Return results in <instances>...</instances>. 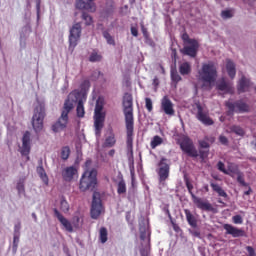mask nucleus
I'll return each instance as SVG.
<instances>
[{
  "label": "nucleus",
  "mask_w": 256,
  "mask_h": 256,
  "mask_svg": "<svg viewBox=\"0 0 256 256\" xmlns=\"http://www.w3.org/2000/svg\"><path fill=\"white\" fill-rule=\"evenodd\" d=\"M123 107L127 135V150L131 155H133V131L135 129V118L133 117V95L129 93L124 94Z\"/></svg>",
  "instance_id": "obj_1"
},
{
  "label": "nucleus",
  "mask_w": 256,
  "mask_h": 256,
  "mask_svg": "<svg viewBox=\"0 0 256 256\" xmlns=\"http://www.w3.org/2000/svg\"><path fill=\"white\" fill-rule=\"evenodd\" d=\"M81 97V92L79 91H72L67 99L64 102L61 116L58 118V120L52 125V131L54 133H60V131H63L64 129H67V123H69V113L73 111V103L77 101Z\"/></svg>",
  "instance_id": "obj_2"
},
{
  "label": "nucleus",
  "mask_w": 256,
  "mask_h": 256,
  "mask_svg": "<svg viewBox=\"0 0 256 256\" xmlns=\"http://www.w3.org/2000/svg\"><path fill=\"white\" fill-rule=\"evenodd\" d=\"M53 211L54 217L58 219L59 223H61V225L66 231H68V233H73V227H75V229L83 227V216L74 215L71 223L69 219L65 218V216H63V214L57 210V208H54Z\"/></svg>",
  "instance_id": "obj_3"
},
{
  "label": "nucleus",
  "mask_w": 256,
  "mask_h": 256,
  "mask_svg": "<svg viewBox=\"0 0 256 256\" xmlns=\"http://www.w3.org/2000/svg\"><path fill=\"white\" fill-rule=\"evenodd\" d=\"M95 187H97V170H85L80 179V191H94Z\"/></svg>",
  "instance_id": "obj_4"
},
{
  "label": "nucleus",
  "mask_w": 256,
  "mask_h": 256,
  "mask_svg": "<svg viewBox=\"0 0 256 256\" xmlns=\"http://www.w3.org/2000/svg\"><path fill=\"white\" fill-rule=\"evenodd\" d=\"M199 75L203 83H208V85H211V83H215V81L217 80V66H215V62L209 61L202 64Z\"/></svg>",
  "instance_id": "obj_5"
},
{
  "label": "nucleus",
  "mask_w": 256,
  "mask_h": 256,
  "mask_svg": "<svg viewBox=\"0 0 256 256\" xmlns=\"http://www.w3.org/2000/svg\"><path fill=\"white\" fill-rule=\"evenodd\" d=\"M103 98H98L94 110V127L97 136L101 135V131L105 125V114L103 113Z\"/></svg>",
  "instance_id": "obj_6"
},
{
  "label": "nucleus",
  "mask_w": 256,
  "mask_h": 256,
  "mask_svg": "<svg viewBox=\"0 0 256 256\" xmlns=\"http://www.w3.org/2000/svg\"><path fill=\"white\" fill-rule=\"evenodd\" d=\"M185 185L188 189L189 194L191 195L193 204L196 205L198 209H201L202 211H213V206L209 202H204L203 199L197 197L193 193V184L189 180L185 181Z\"/></svg>",
  "instance_id": "obj_7"
},
{
  "label": "nucleus",
  "mask_w": 256,
  "mask_h": 256,
  "mask_svg": "<svg viewBox=\"0 0 256 256\" xmlns=\"http://www.w3.org/2000/svg\"><path fill=\"white\" fill-rule=\"evenodd\" d=\"M44 120H45V107L43 106L36 107L32 117V127L35 133H41V131H43Z\"/></svg>",
  "instance_id": "obj_8"
},
{
  "label": "nucleus",
  "mask_w": 256,
  "mask_h": 256,
  "mask_svg": "<svg viewBox=\"0 0 256 256\" xmlns=\"http://www.w3.org/2000/svg\"><path fill=\"white\" fill-rule=\"evenodd\" d=\"M225 106L228 109V115H233L234 113H249V111H251L249 104L243 100H238L235 102L228 101L225 103Z\"/></svg>",
  "instance_id": "obj_9"
},
{
  "label": "nucleus",
  "mask_w": 256,
  "mask_h": 256,
  "mask_svg": "<svg viewBox=\"0 0 256 256\" xmlns=\"http://www.w3.org/2000/svg\"><path fill=\"white\" fill-rule=\"evenodd\" d=\"M178 145H180V149L188 155V157H199V152L195 149V145L193 144V140L189 137L184 136L178 140Z\"/></svg>",
  "instance_id": "obj_10"
},
{
  "label": "nucleus",
  "mask_w": 256,
  "mask_h": 256,
  "mask_svg": "<svg viewBox=\"0 0 256 256\" xmlns=\"http://www.w3.org/2000/svg\"><path fill=\"white\" fill-rule=\"evenodd\" d=\"M81 23H76L70 28L69 34V51H75V47L79 43V39H81Z\"/></svg>",
  "instance_id": "obj_11"
},
{
  "label": "nucleus",
  "mask_w": 256,
  "mask_h": 256,
  "mask_svg": "<svg viewBox=\"0 0 256 256\" xmlns=\"http://www.w3.org/2000/svg\"><path fill=\"white\" fill-rule=\"evenodd\" d=\"M103 212V204L101 203V197L99 193L94 192L92 199V206L90 210V215L92 219H99L101 213Z\"/></svg>",
  "instance_id": "obj_12"
},
{
  "label": "nucleus",
  "mask_w": 256,
  "mask_h": 256,
  "mask_svg": "<svg viewBox=\"0 0 256 256\" xmlns=\"http://www.w3.org/2000/svg\"><path fill=\"white\" fill-rule=\"evenodd\" d=\"M20 153L29 161V153H31V132L29 131H26L22 137V149Z\"/></svg>",
  "instance_id": "obj_13"
},
{
  "label": "nucleus",
  "mask_w": 256,
  "mask_h": 256,
  "mask_svg": "<svg viewBox=\"0 0 256 256\" xmlns=\"http://www.w3.org/2000/svg\"><path fill=\"white\" fill-rule=\"evenodd\" d=\"M197 114L196 118L200 123H203V125H213V119L209 117V114L203 110V106H201L199 103L196 104Z\"/></svg>",
  "instance_id": "obj_14"
},
{
  "label": "nucleus",
  "mask_w": 256,
  "mask_h": 256,
  "mask_svg": "<svg viewBox=\"0 0 256 256\" xmlns=\"http://www.w3.org/2000/svg\"><path fill=\"white\" fill-rule=\"evenodd\" d=\"M158 165H159V171H158L159 180L161 182L167 181V179H169V171H170V167H169V164H167V160L165 158H162Z\"/></svg>",
  "instance_id": "obj_15"
},
{
  "label": "nucleus",
  "mask_w": 256,
  "mask_h": 256,
  "mask_svg": "<svg viewBox=\"0 0 256 256\" xmlns=\"http://www.w3.org/2000/svg\"><path fill=\"white\" fill-rule=\"evenodd\" d=\"M94 1L95 0H88V2H85L83 0H76V9L89 11V13H95V11H97V6L95 5Z\"/></svg>",
  "instance_id": "obj_16"
},
{
  "label": "nucleus",
  "mask_w": 256,
  "mask_h": 256,
  "mask_svg": "<svg viewBox=\"0 0 256 256\" xmlns=\"http://www.w3.org/2000/svg\"><path fill=\"white\" fill-rule=\"evenodd\" d=\"M223 229L226 231V235H231L234 238L245 237V232L243 229L237 228L231 224H224Z\"/></svg>",
  "instance_id": "obj_17"
},
{
  "label": "nucleus",
  "mask_w": 256,
  "mask_h": 256,
  "mask_svg": "<svg viewBox=\"0 0 256 256\" xmlns=\"http://www.w3.org/2000/svg\"><path fill=\"white\" fill-rule=\"evenodd\" d=\"M161 109L166 115L172 117L175 115V109L173 108V102L169 99L168 96H164L161 101Z\"/></svg>",
  "instance_id": "obj_18"
},
{
  "label": "nucleus",
  "mask_w": 256,
  "mask_h": 256,
  "mask_svg": "<svg viewBox=\"0 0 256 256\" xmlns=\"http://www.w3.org/2000/svg\"><path fill=\"white\" fill-rule=\"evenodd\" d=\"M197 51H199V42L197 41L190 43V46H184L182 49L183 55H187L192 58L197 57Z\"/></svg>",
  "instance_id": "obj_19"
},
{
  "label": "nucleus",
  "mask_w": 256,
  "mask_h": 256,
  "mask_svg": "<svg viewBox=\"0 0 256 256\" xmlns=\"http://www.w3.org/2000/svg\"><path fill=\"white\" fill-rule=\"evenodd\" d=\"M250 87L251 80L247 79L245 76H242L237 86L238 93H246V91H249Z\"/></svg>",
  "instance_id": "obj_20"
},
{
  "label": "nucleus",
  "mask_w": 256,
  "mask_h": 256,
  "mask_svg": "<svg viewBox=\"0 0 256 256\" xmlns=\"http://www.w3.org/2000/svg\"><path fill=\"white\" fill-rule=\"evenodd\" d=\"M75 175H77V168L74 166L67 167L62 171L64 181H73V177H75Z\"/></svg>",
  "instance_id": "obj_21"
},
{
  "label": "nucleus",
  "mask_w": 256,
  "mask_h": 256,
  "mask_svg": "<svg viewBox=\"0 0 256 256\" xmlns=\"http://www.w3.org/2000/svg\"><path fill=\"white\" fill-rule=\"evenodd\" d=\"M226 71L230 79H235L237 75V69L235 68V63L231 59L226 60Z\"/></svg>",
  "instance_id": "obj_22"
},
{
  "label": "nucleus",
  "mask_w": 256,
  "mask_h": 256,
  "mask_svg": "<svg viewBox=\"0 0 256 256\" xmlns=\"http://www.w3.org/2000/svg\"><path fill=\"white\" fill-rule=\"evenodd\" d=\"M184 213L186 215L188 225H190V227H192L193 229L197 228V218L195 217V215H193V213H191V210L184 209Z\"/></svg>",
  "instance_id": "obj_23"
},
{
  "label": "nucleus",
  "mask_w": 256,
  "mask_h": 256,
  "mask_svg": "<svg viewBox=\"0 0 256 256\" xmlns=\"http://www.w3.org/2000/svg\"><path fill=\"white\" fill-rule=\"evenodd\" d=\"M217 89L218 91H224L225 93H232L233 87L231 86V83H228L225 81V79H222L218 84H217Z\"/></svg>",
  "instance_id": "obj_24"
},
{
  "label": "nucleus",
  "mask_w": 256,
  "mask_h": 256,
  "mask_svg": "<svg viewBox=\"0 0 256 256\" xmlns=\"http://www.w3.org/2000/svg\"><path fill=\"white\" fill-rule=\"evenodd\" d=\"M76 113H77V117H79L80 119L85 117V106H84L83 98L78 100Z\"/></svg>",
  "instance_id": "obj_25"
},
{
  "label": "nucleus",
  "mask_w": 256,
  "mask_h": 256,
  "mask_svg": "<svg viewBox=\"0 0 256 256\" xmlns=\"http://www.w3.org/2000/svg\"><path fill=\"white\" fill-rule=\"evenodd\" d=\"M117 143V139H115V134L110 133V135L108 137H106L104 143H103V147H115V144Z\"/></svg>",
  "instance_id": "obj_26"
},
{
  "label": "nucleus",
  "mask_w": 256,
  "mask_h": 256,
  "mask_svg": "<svg viewBox=\"0 0 256 256\" xmlns=\"http://www.w3.org/2000/svg\"><path fill=\"white\" fill-rule=\"evenodd\" d=\"M210 187H212V190L219 195V197L227 198V192L223 190L219 184H215L213 182L210 183Z\"/></svg>",
  "instance_id": "obj_27"
},
{
  "label": "nucleus",
  "mask_w": 256,
  "mask_h": 256,
  "mask_svg": "<svg viewBox=\"0 0 256 256\" xmlns=\"http://www.w3.org/2000/svg\"><path fill=\"white\" fill-rule=\"evenodd\" d=\"M37 173L43 183H45V185H49V177L47 176V173L45 172V168H43V166L37 167Z\"/></svg>",
  "instance_id": "obj_28"
},
{
  "label": "nucleus",
  "mask_w": 256,
  "mask_h": 256,
  "mask_svg": "<svg viewBox=\"0 0 256 256\" xmlns=\"http://www.w3.org/2000/svg\"><path fill=\"white\" fill-rule=\"evenodd\" d=\"M117 193L118 195H125L127 193V184L123 178L117 184Z\"/></svg>",
  "instance_id": "obj_29"
},
{
  "label": "nucleus",
  "mask_w": 256,
  "mask_h": 256,
  "mask_svg": "<svg viewBox=\"0 0 256 256\" xmlns=\"http://www.w3.org/2000/svg\"><path fill=\"white\" fill-rule=\"evenodd\" d=\"M179 73L182 75H189L191 73V64L189 62H184L179 67Z\"/></svg>",
  "instance_id": "obj_30"
},
{
  "label": "nucleus",
  "mask_w": 256,
  "mask_h": 256,
  "mask_svg": "<svg viewBox=\"0 0 256 256\" xmlns=\"http://www.w3.org/2000/svg\"><path fill=\"white\" fill-rule=\"evenodd\" d=\"M70 209L71 207L69 206V202H67V199L62 196L60 199V211H62V213H68Z\"/></svg>",
  "instance_id": "obj_31"
},
{
  "label": "nucleus",
  "mask_w": 256,
  "mask_h": 256,
  "mask_svg": "<svg viewBox=\"0 0 256 256\" xmlns=\"http://www.w3.org/2000/svg\"><path fill=\"white\" fill-rule=\"evenodd\" d=\"M241 173V170H239V167L237 166H229L226 175L229 177H232V179H235V175H239Z\"/></svg>",
  "instance_id": "obj_32"
},
{
  "label": "nucleus",
  "mask_w": 256,
  "mask_h": 256,
  "mask_svg": "<svg viewBox=\"0 0 256 256\" xmlns=\"http://www.w3.org/2000/svg\"><path fill=\"white\" fill-rule=\"evenodd\" d=\"M109 233L107 232V228L101 227L99 230V239L102 244L107 243Z\"/></svg>",
  "instance_id": "obj_33"
},
{
  "label": "nucleus",
  "mask_w": 256,
  "mask_h": 256,
  "mask_svg": "<svg viewBox=\"0 0 256 256\" xmlns=\"http://www.w3.org/2000/svg\"><path fill=\"white\" fill-rule=\"evenodd\" d=\"M231 133H235V135H239V137H243L245 135V130L241 126L233 125L230 127Z\"/></svg>",
  "instance_id": "obj_34"
},
{
  "label": "nucleus",
  "mask_w": 256,
  "mask_h": 256,
  "mask_svg": "<svg viewBox=\"0 0 256 256\" xmlns=\"http://www.w3.org/2000/svg\"><path fill=\"white\" fill-rule=\"evenodd\" d=\"M163 144V138H161L160 136H154L152 141L150 142V147L151 149H156L157 147H159V145Z\"/></svg>",
  "instance_id": "obj_35"
},
{
  "label": "nucleus",
  "mask_w": 256,
  "mask_h": 256,
  "mask_svg": "<svg viewBox=\"0 0 256 256\" xmlns=\"http://www.w3.org/2000/svg\"><path fill=\"white\" fill-rule=\"evenodd\" d=\"M70 155H71V149L69 148V146L62 147L61 159H63V161H67Z\"/></svg>",
  "instance_id": "obj_36"
},
{
  "label": "nucleus",
  "mask_w": 256,
  "mask_h": 256,
  "mask_svg": "<svg viewBox=\"0 0 256 256\" xmlns=\"http://www.w3.org/2000/svg\"><path fill=\"white\" fill-rule=\"evenodd\" d=\"M103 59V56L101 54L97 53V51H93L89 57V61L91 63H97L98 61H101Z\"/></svg>",
  "instance_id": "obj_37"
},
{
  "label": "nucleus",
  "mask_w": 256,
  "mask_h": 256,
  "mask_svg": "<svg viewBox=\"0 0 256 256\" xmlns=\"http://www.w3.org/2000/svg\"><path fill=\"white\" fill-rule=\"evenodd\" d=\"M103 37L106 39L108 45H115V39H113V36L109 32H103Z\"/></svg>",
  "instance_id": "obj_38"
},
{
  "label": "nucleus",
  "mask_w": 256,
  "mask_h": 256,
  "mask_svg": "<svg viewBox=\"0 0 256 256\" xmlns=\"http://www.w3.org/2000/svg\"><path fill=\"white\" fill-rule=\"evenodd\" d=\"M237 182L242 186V187H247L248 184L245 182V175L243 172H240L237 176Z\"/></svg>",
  "instance_id": "obj_39"
},
{
  "label": "nucleus",
  "mask_w": 256,
  "mask_h": 256,
  "mask_svg": "<svg viewBox=\"0 0 256 256\" xmlns=\"http://www.w3.org/2000/svg\"><path fill=\"white\" fill-rule=\"evenodd\" d=\"M82 19L85 21L86 25H91L93 23V17L86 12H83Z\"/></svg>",
  "instance_id": "obj_40"
},
{
  "label": "nucleus",
  "mask_w": 256,
  "mask_h": 256,
  "mask_svg": "<svg viewBox=\"0 0 256 256\" xmlns=\"http://www.w3.org/2000/svg\"><path fill=\"white\" fill-rule=\"evenodd\" d=\"M182 40L184 43H188V45L197 42V40L189 38V34H187V32L182 34Z\"/></svg>",
  "instance_id": "obj_41"
},
{
  "label": "nucleus",
  "mask_w": 256,
  "mask_h": 256,
  "mask_svg": "<svg viewBox=\"0 0 256 256\" xmlns=\"http://www.w3.org/2000/svg\"><path fill=\"white\" fill-rule=\"evenodd\" d=\"M89 87H91V82L89 80H84L80 85L81 91H89Z\"/></svg>",
  "instance_id": "obj_42"
},
{
  "label": "nucleus",
  "mask_w": 256,
  "mask_h": 256,
  "mask_svg": "<svg viewBox=\"0 0 256 256\" xmlns=\"http://www.w3.org/2000/svg\"><path fill=\"white\" fill-rule=\"evenodd\" d=\"M234 225H243V217L241 215H235L232 217Z\"/></svg>",
  "instance_id": "obj_43"
},
{
  "label": "nucleus",
  "mask_w": 256,
  "mask_h": 256,
  "mask_svg": "<svg viewBox=\"0 0 256 256\" xmlns=\"http://www.w3.org/2000/svg\"><path fill=\"white\" fill-rule=\"evenodd\" d=\"M16 189H17L18 193H20V194L25 193V184H24L23 180L22 181L20 180L17 183Z\"/></svg>",
  "instance_id": "obj_44"
},
{
  "label": "nucleus",
  "mask_w": 256,
  "mask_h": 256,
  "mask_svg": "<svg viewBox=\"0 0 256 256\" xmlns=\"http://www.w3.org/2000/svg\"><path fill=\"white\" fill-rule=\"evenodd\" d=\"M221 17L223 19H231V17H233V13H231V10H223L221 12Z\"/></svg>",
  "instance_id": "obj_45"
},
{
  "label": "nucleus",
  "mask_w": 256,
  "mask_h": 256,
  "mask_svg": "<svg viewBox=\"0 0 256 256\" xmlns=\"http://www.w3.org/2000/svg\"><path fill=\"white\" fill-rule=\"evenodd\" d=\"M145 103H146L147 111H149V113H151V111H153V101L151 100V98H146Z\"/></svg>",
  "instance_id": "obj_46"
},
{
  "label": "nucleus",
  "mask_w": 256,
  "mask_h": 256,
  "mask_svg": "<svg viewBox=\"0 0 256 256\" xmlns=\"http://www.w3.org/2000/svg\"><path fill=\"white\" fill-rule=\"evenodd\" d=\"M217 168H218V170L221 171V173H224V175H226L227 169H225V163L219 161V162L217 163Z\"/></svg>",
  "instance_id": "obj_47"
},
{
  "label": "nucleus",
  "mask_w": 256,
  "mask_h": 256,
  "mask_svg": "<svg viewBox=\"0 0 256 256\" xmlns=\"http://www.w3.org/2000/svg\"><path fill=\"white\" fill-rule=\"evenodd\" d=\"M171 79L175 83H179V81H181L182 78H181V76L177 72H172Z\"/></svg>",
  "instance_id": "obj_48"
},
{
  "label": "nucleus",
  "mask_w": 256,
  "mask_h": 256,
  "mask_svg": "<svg viewBox=\"0 0 256 256\" xmlns=\"http://www.w3.org/2000/svg\"><path fill=\"white\" fill-rule=\"evenodd\" d=\"M199 146L201 147V149H209L210 147L209 142H207V140H200Z\"/></svg>",
  "instance_id": "obj_49"
},
{
  "label": "nucleus",
  "mask_w": 256,
  "mask_h": 256,
  "mask_svg": "<svg viewBox=\"0 0 256 256\" xmlns=\"http://www.w3.org/2000/svg\"><path fill=\"white\" fill-rule=\"evenodd\" d=\"M14 234L21 235V222H18L14 226Z\"/></svg>",
  "instance_id": "obj_50"
},
{
  "label": "nucleus",
  "mask_w": 256,
  "mask_h": 256,
  "mask_svg": "<svg viewBox=\"0 0 256 256\" xmlns=\"http://www.w3.org/2000/svg\"><path fill=\"white\" fill-rule=\"evenodd\" d=\"M248 256H256L255 249L252 246H246Z\"/></svg>",
  "instance_id": "obj_51"
},
{
  "label": "nucleus",
  "mask_w": 256,
  "mask_h": 256,
  "mask_svg": "<svg viewBox=\"0 0 256 256\" xmlns=\"http://www.w3.org/2000/svg\"><path fill=\"white\" fill-rule=\"evenodd\" d=\"M20 235L21 234H14V238H13V245H14V247H18Z\"/></svg>",
  "instance_id": "obj_52"
},
{
  "label": "nucleus",
  "mask_w": 256,
  "mask_h": 256,
  "mask_svg": "<svg viewBox=\"0 0 256 256\" xmlns=\"http://www.w3.org/2000/svg\"><path fill=\"white\" fill-rule=\"evenodd\" d=\"M219 141L222 145H227L229 143V140L225 136H220Z\"/></svg>",
  "instance_id": "obj_53"
},
{
  "label": "nucleus",
  "mask_w": 256,
  "mask_h": 256,
  "mask_svg": "<svg viewBox=\"0 0 256 256\" xmlns=\"http://www.w3.org/2000/svg\"><path fill=\"white\" fill-rule=\"evenodd\" d=\"M142 34L144 38L149 39V31H147V28H145V26H142Z\"/></svg>",
  "instance_id": "obj_54"
},
{
  "label": "nucleus",
  "mask_w": 256,
  "mask_h": 256,
  "mask_svg": "<svg viewBox=\"0 0 256 256\" xmlns=\"http://www.w3.org/2000/svg\"><path fill=\"white\" fill-rule=\"evenodd\" d=\"M131 33H132L133 37H138L139 30H137V28H135V27H132L131 28Z\"/></svg>",
  "instance_id": "obj_55"
},
{
  "label": "nucleus",
  "mask_w": 256,
  "mask_h": 256,
  "mask_svg": "<svg viewBox=\"0 0 256 256\" xmlns=\"http://www.w3.org/2000/svg\"><path fill=\"white\" fill-rule=\"evenodd\" d=\"M153 85L155 87H158V85H159V78L157 76H155L154 79H153Z\"/></svg>",
  "instance_id": "obj_56"
},
{
  "label": "nucleus",
  "mask_w": 256,
  "mask_h": 256,
  "mask_svg": "<svg viewBox=\"0 0 256 256\" xmlns=\"http://www.w3.org/2000/svg\"><path fill=\"white\" fill-rule=\"evenodd\" d=\"M108 155H109V157H115V149H111V150L108 152Z\"/></svg>",
  "instance_id": "obj_57"
},
{
  "label": "nucleus",
  "mask_w": 256,
  "mask_h": 256,
  "mask_svg": "<svg viewBox=\"0 0 256 256\" xmlns=\"http://www.w3.org/2000/svg\"><path fill=\"white\" fill-rule=\"evenodd\" d=\"M203 189H204V191H205L206 193H209V185L205 184V185L203 186Z\"/></svg>",
  "instance_id": "obj_58"
},
{
  "label": "nucleus",
  "mask_w": 256,
  "mask_h": 256,
  "mask_svg": "<svg viewBox=\"0 0 256 256\" xmlns=\"http://www.w3.org/2000/svg\"><path fill=\"white\" fill-rule=\"evenodd\" d=\"M91 163H92L91 160H87V161L85 162L86 167H91Z\"/></svg>",
  "instance_id": "obj_59"
},
{
  "label": "nucleus",
  "mask_w": 256,
  "mask_h": 256,
  "mask_svg": "<svg viewBox=\"0 0 256 256\" xmlns=\"http://www.w3.org/2000/svg\"><path fill=\"white\" fill-rule=\"evenodd\" d=\"M244 195H251V188H249V190L245 191Z\"/></svg>",
  "instance_id": "obj_60"
},
{
  "label": "nucleus",
  "mask_w": 256,
  "mask_h": 256,
  "mask_svg": "<svg viewBox=\"0 0 256 256\" xmlns=\"http://www.w3.org/2000/svg\"><path fill=\"white\" fill-rule=\"evenodd\" d=\"M32 217H33L34 221H37V214L32 213Z\"/></svg>",
  "instance_id": "obj_61"
},
{
  "label": "nucleus",
  "mask_w": 256,
  "mask_h": 256,
  "mask_svg": "<svg viewBox=\"0 0 256 256\" xmlns=\"http://www.w3.org/2000/svg\"><path fill=\"white\" fill-rule=\"evenodd\" d=\"M200 155H201V157H205V155H207V154H205V152H203V151H200Z\"/></svg>",
  "instance_id": "obj_62"
},
{
  "label": "nucleus",
  "mask_w": 256,
  "mask_h": 256,
  "mask_svg": "<svg viewBox=\"0 0 256 256\" xmlns=\"http://www.w3.org/2000/svg\"><path fill=\"white\" fill-rule=\"evenodd\" d=\"M129 3L133 5V3H135V0H129Z\"/></svg>",
  "instance_id": "obj_63"
},
{
  "label": "nucleus",
  "mask_w": 256,
  "mask_h": 256,
  "mask_svg": "<svg viewBox=\"0 0 256 256\" xmlns=\"http://www.w3.org/2000/svg\"><path fill=\"white\" fill-rule=\"evenodd\" d=\"M162 69V73H165V68H163V66H161Z\"/></svg>",
  "instance_id": "obj_64"
}]
</instances>
